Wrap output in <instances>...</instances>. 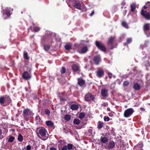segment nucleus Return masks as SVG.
<instances>
[{
    "instance_id": "obj_36",
    "label": "nucleus",
    "mask_w": 150,
    "mask_h": 150,
    "mask_svg": "<svg viewBox=\"0 0 150 150\" xmlns=\"http://www.w3.org/2000/svg\"><path fill=\"white\" fill-rule=\"evenodd\" d=\"M5 98L6 99V102H7V104H8L10 103L11 102V100L10 98L8 97H5Z\"/></svg>"
},
{
    "instance_id": "obj_54",
    "label": "nucleus",
    "mask_w": 150,
    "mask_h": 150,
    "mask_svg": "<svg viewBox=\"0 0 150 150\" xmlns=\"http://www.w3.org/2000/svg\"><path fill=\"white\" fill-rule=\"evenodd\" d=\"M126 10H125V11H124L123 12V13H124V15H125L126 13Z\"/></svg>"
},
{
    "instance_id": "obj_34",
    "label": "nucleus",
    "mask_w": 150,
    "mask_h": 150,
    "mask_svg": "<svg viewBox=\"0 0 150 150\" xmlns=\"http://www.w3.org/2000/svg\"><path fill=\"white\" fill-rule=\"evenodd\" d=\"M14 139V138L13 136H11L10 137L8 140V142H12Z\"/></svg>"
},
{
    "instance_id": "obj_29",
    "label": "nucleus",
    "mask_w": 150,
    "mask_h": 150,
    "mask_svg": "<svg viewBox=\"0 0 150 150\" xmlns=\"http://www.w3.org/2000/svg\"><path fill=\"white\" fill-rule=\"evenodd\" d=\"M114 38L111 37L109 39L108 41V43L109 44H112L113 42L114 41Z\"/></svg>"
},
{
    "instance_id": "obj_11",
    "label": "nucleus",
    "mask_w": 150,
    "mask_h": 150,
    "mask_svg": "<svg viewBox=\"0 0 150 150\" xmlns=\"http://www.w3.org/2000/svg\"><path fill=\"white\" fill-rule=\"evenodd\" d=\"M143 146V144L142 142H140L135 146L134 149L135 150H143L142 148Z\"/></svg>"
},
{
    "instance_id": "obj_32",
    "label": "nucleus",
    "mask_w": 150,
    "mask_h": 150,
    "mask_svg": "<svg viewBox=\"0 0 150 150\" xmlns=\"http://www.w3.org/2000/svg\"><path fill=\"white\" fill-rule=\"evenodd\" d=\"M50 48V47L48 45H45L44 46V50L46 51H48Z\"/></svg>"
},
{
    "instance_id": "obj_16",
    "label": "nucleus",
    "mask_w": 150,
    "mask_h": 150,
    "mask_svg": "<svg viewBox=\"0 0 150 150\" xmlns=\"http://www.w3.org/2000/svg\"><path fill=\"white\" fill-rule=\"evenodd\" d=\"M45 123L46 125L49 127L52 128H54V123L51 121H46Z\"/></svg>"
},
{
    "instance_id": "obj_39",
    "label": "nucleus",
    "mask_w": 150,
    "mask_h": 150,
    "mask_svg": "<svg viewBox=\"0 0 150 150\" xmlns=\"http://www.w3.org/2000/svg\"><path fill=\"white\" fill-rule=\"evenodd\" d=\"M35 120L37 122H39L41 121V119L40 117L37 115L35 117Z\"/></svg>"
},
{
    "instance_id": "obj_5",
    "label": "nucleus",
    "mask_w": 150,
    "mask_h": 150,
    "mask_svg": "<svg viewBox=\"0 0 150 150\" xmlns=\"http://www.w3.org/2000/svg\"><path fill=\"white\" fill-rule=\"evenodd\" d=\"M88 50V47L86 46H84L79 48L77 50L78 52L80 54L85 53Z\"/></svg>"
},
{
    "instance_id": "obj_20",
    "label": "nucleus",
    "mask_w": 150,
    "mask_h": 150,
    "mask_svg": "<svg viewBox=\"0 0 150 150\" xmlns=\"http://www.w3.org/2000/svg\"><path fill=\"white\" fill-rule=\"evenodd\" d=\"M108 91L105 89L102 90L101 92L102 95L104 97H105L107 96Z\"/></svg>"
},
{
    "instance_id": "obj_42",
    "label": "nucleus",
    "mask_w": 150,
    "mask_h": 150,
    "mask_svg": "<svg viewBox=\"0 0 150 150\" xmlns=\"http://www.w3.org/2000/svg\"><path fill=\"white\" fill-rule=\"evenodd\" d=\"M129 82L127 81H124L123 82V84L125 86H127L128 85Z\"/></svg>"
},
{
    "instance_id": "obj_2",
    "label": "nucleus",
    "mask_w": 150,
    "mask_h": 150,
    "mask_svg": "<svg viewBox=\"0 0 150 150\" xmlns=\"http://www.w3.org/2000/svg\"><path fill=\"white\" fill-rule=\"evenodd\" d=\"M23 117L24 119L26 121H28L33 115V113L29 109H26L23 111Z\"/></svg>"
},
{
    "instance_id": "obj_23",
    "label": "nucleus",
    "mask_w": 150,
    "mask_h": 150,
    "mask_svg": "<svg viewBox=\"0 0 150 150\" xmlns=\"http://www.w3.org/2000/svg\"><path fill=\"white\" fill-rule=\"evenodd\" d=\"M6 99L4 97H2L0 98V103L2 105H3L4 103L6 102Z\"/></svg>"
},
{
    "instance_id": "obj_6",
    "label": "nucleus",
    "mask_w": 150,
    "mask_h": 150,
    "mask_svg": "<svg viewBox=\"0 0 150 150\" xmlns=\"http://www.w3.org/2000/svg\"><path fill=\"white\" fill-rule=\"evenodd\" d=\"M72 4L73 6L74 7L78 9L81 10V4L79 2H78V0H74Z\"/></svg>"
},
{
    "instance_id": "obj_40",
    "label": "nucleus",
    "mask_w": 150,
    "mask_h": 150,
    "mask_svg": "<svg viewBox=\"0 0 150 150\" xmlns=\"http://www.w3.org/2000/svg\"><path fill=\"white\" fill-rule=\"evenodd\" d=\"M33 29L34 31L37 32L40 30V28L38 27H35Z\"/></svg>"
},
{
    "instance_id": "obj_52",
    "label": "nucleus",
    "mask_w": 150,
    "mask_h": 150,
    "mask_svg": "<svg viewBox=\"0 0 150 150\" xmlns=\"http://www.w3.org/2000/svg\"><path fill=\"white\" fill-rule=\"evenodd\" d=\"M60 99L61 100H64V98H63L62 97H60Z\"/></svg>"
},
{
    "instance_id": "obj_28",
    "label": "nucleus",
    "mask_w": 150,
    "mask_h": 150,
    "mask_svg": "<svg viewBox=\"0 0 150 150\" xmlns=\"http://www.w3.org/2000/svg\"><path fill=\"white\" fill-rule=\"evenodd\" d=\"M150 8V2H147L146 4V5L144 6V8L145 9H146L147 8Z\"/></svg>"
},
{
    "instance_id": "obj_18",
    "label": "nucleus",
    "mask_w": 150,
    "mask_h": 150,
    "mask_svg": "<svg viewBox=\"0 0 150 150\" xmlns=\"http://www.w3.org/2000/svg\"><path fill=\"white\" fill-rule=\"evenodd\" d=\"M115 146V143L113 141H110L107 147L108 148L110 149H112Z\"/></svg>"
},
{
    "instance_id": "obj_1",
    "label": "nucleus",
    "mask_w": 150,
    "mask_h": 150,
    "mask_svg": "<svg viewBox=\"0 0 150 150\" xmlns=\"http://www.w3.org/2000/svg\"><path fill=\"white\" fill-rule=\"evenodd\" d=\"M38 136L40 138L43 140H46L48 138V135L45 129L43 127H40L37 129L35 131Z\"/></svg>"
},
{
    "instance_id": "obj_3",
    "label": "nucleus",
    "mask_w": 150,
    "mask_h": 150,
    "mask_svg": "<svg viewBox=\"0 0 150 150\" xmlns=\"http://www.w3.org/2000/svg\"><path fill=\"white\" fill-rule=\"evenodd\" d=\"M134 110L132 108H130L126 110L124 113V116L125 117L130 116L134 112Z\"/></svg>"
},
{
    "instance_id": "obj_17",
    "label": "nucleus",
    "mask_w": 150,
    "mask_h": 150,
    "mask_svg": "<svg viewBox=\"0 0 150 150\" xmlns=\"http://www.w3.org/2000/svg\"><path fill=\"white\" fill-rule=\"evenodd\" d=\"M78 84L80 86H82L84 84L85 81L82 78H80L78 79Z\"/></svg>"
},
{
    "instance_id": "obj_7",
    "label": "nucleus",
    "mask_w": 150,
    "mask_h": 150,
    "mask_svg": "<svg viewBox=\"0 0 150 150\" xmlns=\"http://www.w3.org/2000/svg\"><path fill=\"white\" fill-rule=\"evenodd\" d=\"M141 14L146 19H150V13L149 12L144 11L143 10H142L141 12Z\"/></svg>"
},
{
    "instance_id": "obj_12",
    "label": "nucleus",
    "mask_w": 150,
    "mask_h": 150,
    "mask_svg": "<svg viewBox=\"0 0 150 150\" xmlns=\"http://www.w3.org/2000/svg\"><path fill=\"white\" fill-rule=\"evenodd\" d=\"M73 145L70 144H68L67 146H63L62 149V150H67V149L68 150L71 149L72 148Z\"/></svg>"
},
{
    "instance_id": "obj_27",
    "label": "nucleus",
    "mask_w": 150,
    "mask_h": 150,
    "mask_svg": "<svg viewBox=\"0 0 150 150\" xmlns=\"http://www.w3.org/2000/svg\"><path fill=\"white\" fill-rule=\"evenodd\" d=\"M18 139L20 142H22L23 140V137L22 135L19 134L18 137Z\"/></svg>"
},
{
    "instance_id": "obj_35",
    "label": "nucleus",
    "mask_w": 150,
    "mask_h": 150,
    "mask_svg": "<svg viewBox=\"0 0 150 150\" xmlns=\"http://www.w3.org/2000/svg\"><path fill=\"white\" fill-rule=\"evenodd\" d=\"M23 55L24 58L27 59H29V57L28 56V54L27 52H24Z\"/></svg>"
},
{
    "instance_id": "obj_19",
    "label": "nucleus",
    "mask_w": 150,
    "mask_h": 150,
    "mask_svg": "<svg viewBox=\"0 0 150 150\" xmlns=\"http://www.w3.org/2000/svg\"><path fill=\"white\" fill-rule=\"evenodd\" d=\"M104 74V71L102 70H98L97 72V76L99 77H102Z\"/></svg>"
},
{
    "instance_id": "obj_47",
    "label": "nucleus",
    "mask_w": 150,
    "mask_h": 150,
    "mask_svg": "<svg viewBox=\"0 0 150 150\" xmlns=\"http://www.w3.org/2000/svg\"><path fill=\"white\" fill-rule=\"evenodd\" d=\"M132 38H129L127 39V43H129L131 41H132Z\"/></svg>"
},
{
    "instance_id": "obj_53",
    "label": "nucleus",
    "mask_w": 150,
    "mask_h": 150,
    "mask_svg": "<svg viewBox=\"0 0 150 150\" xmlns=\"http://www.w3.org/2000/svg\"><path fill=\"white\" fill-rule=\"evenodd\" d=\"M140 109L141 110H142V111H144V109L143 108H140Z\"/></svg>"
},
{
    "instance_id": "obj_49",
    "label": "nucleus",
    "mask_w": 150,
    "mask_h": 150,
    "mask_svg": "<svg viewBox=\"0 0 150 150\" xmlns=\"http://www.w3.org/2000/svg\"><path fill=\"white\" fill-rule=\"evenodd\" d=\"M108 76L110 78H111L112 77V74L110 73H108Z\"/></svg>"
},
{
    "instance_id": "obj_41",
    "label": "nucleus",
    "mask_w": 150,
    "mask_h": 150,
    "mask_svg": "<svg viewBox=\"0 0 150 150\" xmlns=\"http://www.w3.org/2000/svg\"><path fill=\"white\" fill-rule=\"evenodd\" d=\"M65 71H66V69H65V68H64V67H62V69L61 70V73L62 74L64 73L65 72Z\"/></svg>"
},
{
    "instance_id": "obj_45",
    "label": "nucleus",
    "mask_w": 150,
    "mask_h": 150,
    "mask_svg": "<svg viewBox=\"0 0 150 150\" xmlns=\"http://www.w3.org/2000/svg\"><path fill=\"white\" fill-rule=\"evenodd\" d=\"M2 132L1 130L0 129V139H2L4 138V136L2 135Z\"/></svg>"
},
{
    "instance_id": "obj_8",
    "label": "nucleus",
    "mask_w": 150,
    "mask_h": 150,
    "mask_svg": "<svg viewBox=\"0 0 150 150\" xmlns=\"http://www.w3.org/2000/svg\"><path fill=\"white\" fill-rule=\"evenodd\" d=\"M22 77L25 80H28L31 78V75L27 71H25L22 75Z\"/></svg>"
},
{
    "instance_id": "obj_24",
    "label": "nucleus",
    "mask_w": 150,
    "mask_h": 150,
    "mask_svg": "<svg viewBox=\"0 0 150 150\" xmlns=\"http://www.w3.org/2000/svg\"><path fill=\"white\" fill-rule=\"evenodd\" d=\"M101 141L103 143H105L108 141V139L107 138L104 137L101 138Z\"/></svg>"
},
{
    "instance_id": "obj_21",
    "label": "nucleus",
    "mask_w": 150,
    "mask_h": 150,
    "mask_svg": "<svg viewBox=\"0 0 150 150\" xmlns=\"http://www.w3.org/2000/svg\"><path fill=\"white\" fill-rule=\"evenodd\" d=\"M133 87L136 90H139L140 88V85L137 83H134Z\"/></svg>"
},
{
    "instance_id": "obj_44",
    "label": "nucleus",
    "mask_w": 150,
    "mask_h": 150,
    "mask_svg": "<svg viewBox=\"0 0 150 150\" xmlns=\"http://www.w3.org/2000/svg\"><path fill=\"white\" fill-rule=\"evenodd\" d=\"M104 120L105 121H108L110 119L109 117H104Z\"/></svg>"
},
{
    "instance_id": "obj_37",
    "label": "nucleus",
    "mask_w": 150,
    "mask_h": 150,
    "mask_svg": "<svg viewBox=\"0 0 150 150\" xmlns=\"http://www.w3.org/2000/svg\"><path fill=\"white\" fill-rule=\"evenodd\" d=\"M85 114L83 112H81L80 113L79 115V117L80 119L83 118L85 116Z\"/></svg>"
},
{
    "instance_id": "obj_9",
    "label": "nucleus",
    "mask_w": 150,
    "mask_h": 150,
    "mask_svg": "<svg viewBox=\"0 0 150 150\" xmlns=\"http://www.w3.org/2000/svg\"><path fill=\"white\" fill-rule=\"evenodd\" d=\"M94 98L93 96L90 93L86 94L85 97V99L87 101H89L93 99Z\"/></svg>"
},
{
    "instance_id": "obj_14",
    "label": "nucleus",
    "mask_w": 150,
    "mask_h": 150,
    "mask_svg": "<svg viewBox=\"0 0 150 150\" xmlns=\"http://www.w3.org/2000/svg\"><path fill=\"white\" fill-rule=\"evenodd\" d=\"M93 61L94 63L96 64H98L100 61V58L99 55L95 57Z\"/></svg>"
},
{
    "instance_id": "obj_13",
    "label": "nucleus",
    "mask_w": 150,
    "mask_h": 150,
    "mask_svg": "<svg viewBox=\"0 0 150 150\" xmlns=\"http://www.w3.org/2000/svg\"><path fill=\"white\" fill-rule=\"evenodd\" d=\"M3 13L4 15L6 14L7 16H9L11 14L10 8H6L5 10L3 11Z\"/></svg>"
},
{
    "instance_id": "obj_43",
    "label": "nucleus",
    "mask_w": 150,
    "mask_h": 150,
    "mask_svg": "<svg viewBox=\"0 0 150 150\" xmlns=\"http://www.w3.org/2000/svg\"><path fill=\"white\" fill-rule=\"evenodd\" d=\"M45 113L47 115H49L50 114V111L48 109H46L45 111Z\"/></svg>"
},
{
    "instance_id": "obj_50",
    "label": "nucleus",
    "mask_w": 150,
    "mask_h": 150,
    "mask_svg": "<svg viewBox=\"0 0 150 150\" xmlns=\"http://www.w3.org/2000/svg\"><path fill=\"white\" fill-rule=\"evenodd\" d=\"M50 150H56V149L55 148L52 147L50 149Z\"/></svg>"
},
{
    "instance_id": "obj_25",
    "label": "nucleus",
    "mask_w": 150,
    "mask_h": 150,
    "mask_svg": "<svg viewBox=\"0 0 150 150\" xmlns=\"http://www.w3.org/2000/svg\"><path fill=\"white\" fill-rule=\"evenodd\" d=\"M80 120L77 119H74L73 121V123L76 125H78L80 123Z\"/></svg>"
},
{
    "instance_id": "obj_30",
    "label": "nucleus",
    "mask_w": 150,
    "mask_h": 150,
    "mask_svg": "<svg viewBox=\"0 0 150 150\" xmlns=\"http://www.w3.org/2000/svg\"><path fill=\"white\" fill-rule=\"evenodd\" d=\"M64 118L65 120L68 121L70 120L71 117L70 115H66L65 116Z\"/></svg>"
},
{
    "instance_id": "obj_33",
    "label": "nucleus",
    "mask_w": 150,
    "mask_h": 150,
    "mask_svg": "<svg viewBox=\"0 0 150 150\" xmlns=\"http://www.w3.org/2000/svg\"><path fill=\"white\" fill-rule=\"evenodd\" d=\"M65 48L67 50H70L71 48V45L70 44L67 45L65 46Z\"/></svg>"
},
{
    "instance_id": "obj_26",
    "label": "nucleus",
    "mask_w": 150,
    "mask_h": 150,
    "mask_svg": "<svg viewBox=\"0 0 150 150\" xmlns=\"http://www.w3.org/2000/svg\"><path fill=\"white\" fill-rule=\"evenodd\" d=\"M130 7L131 8V11H133L135 10L136 8L135 5L134 4H132L130 5Z\"/></svg>"
},
{
    "instance_id": "obj_56",
    "label": "nucleus",
    "mask_w": 150,
    "mask_h": 150,
    "mask_svg": "<svg viewBox=\"0 0 150 150\" xmlns=\"http://www.w3.org/2000/svg\"><path fill=\"white\" fill-rule=\"evenodd\" d=\"M30 69H29V71H30Z\"/></svg>"
},
{
    "instance_id": "obj_48",
    "label": "nucleus",
    "mask_w": 150,
    "mask_h": 150,
    "mask_svg": "<svg viewBox=\"0 0 150 150\" xmlns=\"http://www.w3.org/2000/svg\"><path fill=\"white\" fill-rule=\"evenodd\" d=\"M31 146L30 145H28L26 147V150H31Z\"/></svg>"
},
{
    "instance_id": "obj_51",
    "label": "nucleus",
    "mask_w": 150,
    "mask_h": 150,
    "mask_svg": "<svg viewBox=\"0 0 150 150\" xmlns=\"http://www.w3.org/2000/svg\"><path fill=\"white\" fill-rule=\"evenodd\" d=\"M122 5L124 6L125 4V2H122Z\"/></svg>"
},
{
    "instance_id": "obj_31",
    "label": "nucleus",
    "mask_w": 150,
    "mask_h": 150,
    "mask_svg": "<svg viewBox=\"0 0 150 150\" xmlns=\"http://www.w3.org/2000/svg\"><path fill=\"white\" fill-rule=\"evenodd\" d=\"M103 123L102 122L99 121L98 122V127L99 129H101L103 126Z\"/></svg>"
},
{
    "instance_id": "obj_38",
    "label": "nucleus",
    "mask_w": 150,
    "mask_h": 150,
    "mask_svg": "<svg viewBox=\"0 0 150 150\" xmlns=\"http://www.w3.org/2000/svg\"><path fill=\"white\" fill-rule=\"evenodd\" d=\"M122 25L126 28H128V25L125 22L123 21L122 23Z\"/></svg>"
},
{
    "instance_id": "obj_46",
    "label": "nucleus",
    "mask_w": 150,
    "mask_h": 150,
    "mask_svg": "<svg viewBox=\"0 0 150 150\" xmlns=\"http://www.w3.org/2000/svg\"><path fill=\"white\" fill-rule=\"evenodd\" d=\"M145 66L146 67H149L150 65V64L148 62H146L145 63Z\"/></svg>"
},
{
    "instance_id": "obj_55",
    "label": "nucleus",
    "mask_w": 150,
    "mask_h": 150,
    "mask_svg": "<svg viewBox=\"0 0 150 150\" xmlns=\"http://www.w3.org/2000/svg\"><path fill=\"white\" fill-rule=\"evenodd\" d=\"M94 13V11H93L91 14V16H92Z\"/></svg>"
},
{
    "instance_id": "obj_22",
    "label": "nucleus",
    "mask_w": 150,
    "mask_h": 150,
    "mask_svg": "<svg viewBox=\"0 0 150 150\" xmlns=\"http://www.w3.org/2000/svg\"><path fill=\"white\" fill-rule=\"evenodd\" d=\"M78 106L77 105L73 104L71 105V108L72 110H76L78 108Z\"/></svg>"
},
{
    "instance_id": "obj_10",
    "label": "nucleus",
    "mask_w": 150,
    "mask_h": 150,
    "mask_svg": "<svg viewBox=\"0 0 150 150\" xmlns=\"http://www.w3.org/2000/svg\"><path fill=\"white\" fill-rule=\"evenodd\" d=\"M150 29V24H146L144 26V29L145 34L147 36H150V34H148L146 32L147 31Z\"/></svg>"
},
{
    "instance_id": "obj_4",
    "label": "nucleus",
    "mask_w": 150,
    "mask_h": 150,
    "mask_svg": "<svg viewBox=\"0 0 150 150\" xmlns=\"http://www.w3.org/2000/svg\"><path fill=\"white\" fill-rule=\"evenodd\" d=\"M96 46L101 50L104 52L105 51L106 48L103 44L101 42L96 41Z\"/></svg>"
},
{
    "instance_id": "obj_15",
    "label": "nucleus",
    "mask_w": 150,
    "mask_h": 150,
    "mask_svg": "<svg viewBox=\"0 0 150 150\" xmlns=\"http://www.w3.org/2000/svg\"><path fill=\"white\" fill-rule=\"evenodd\" d=\"M71 68L74 72L78 71L79 69V67L76 64L73 65L71 66Z\"/></svg>"
}]
</instances>
